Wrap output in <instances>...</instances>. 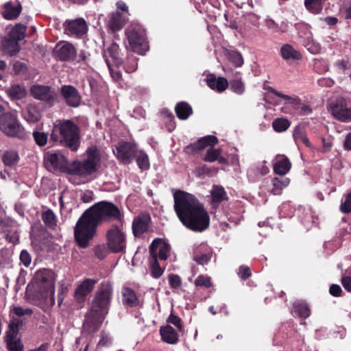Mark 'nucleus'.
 Instances as JSON below:
<instances>
[{"label": "nucleus", "instance_id": "f257e3e1", "mask_svg": "<svg viewBox=\"0 0 351 351\" xmlns=\"http://www.w3.org/2000/svg\"><path fill=\"white\" fill-rule=\"evenodd\" d=\"M122 215L113 203L101 201L87 209L78 219L75 228V239L78 245L86 248L97 233V226L101 222L120 221Z\"/></svg>", "mask_w": 351, "mask_h": 351}, {"label": "nucleus", "instance_id": "f03ea898", "mask_svg": "<svg viewBox=\"0 0 351 351\" xmlns=\"http://www.w3.org/2000/svg\"><path fill=\"white\" fill-rule=\"evenodd\" d=\"M173 191V208L182 224L195 232L207 229L210 224V217L203 204L193 194L181 190Z\"/></svg>", "mask_w": 351, "mask_h": 351}, {"label": "nucleus", "instance_id": "7ed1b4c3", "mask_svg": "<svg viewBox=\"0 0 351 351\" xmlns=\"http://www.w3.org/2000/svg\"><path fill=\"white\" fill-rule=\"evenodd\" d=\"M112 287L109 282H102L95 293L90 311L86 315L84 331L95 332L107 314L112 300Z\"/></svg>", "mask_w": 351, "mask_h": 351}, {"label": "nucleus", "instance_id": "20e7f679", "mask_svg": "<svg viewBox=\"0 0 351 351\" xmlns=\"http://www.w3.org/2000/svg\"><path fill=\"white\" fill-rule=\"evenodd\" d=\"M51 139L72 151H76L80 145V128L72 120H56L53 124Z\"/></svg>", "mask_w": 351, "mask_h": 351}, {"label": "nucleus", "instance_id": "39448f33", "mask_svg": "<svg viewBox=\"0 0 351 351\" xmlns=\"http://www.w3.org/2000/svg\"><path fill=\"white\" fill-rule=\"evenodd\" d=\"M87 157L84 160L73 162L69 169V174L86 177L95 173L100 164L99 151L96 147H90L86 150Z\"/></svg>", "mask_w": 351, "mask_h": 351}, {"label": "nucleus", "instance_id": "423d86ee", "mask_svg": "<svg viewBox=\"0 0 351 351\" xmlns=\"http://www.w3.org/2000/svg\"><path fill=\"white\" fill-rule=\"evenodd\" d=\"M34 283L40 297L45 300H50L55 303V274L49 269H43L37 271L34 278Z\"/></svg>", "mask_w": 351, "mask_h": 351}, {"label": "nucleus", "instance_id": "0eeeda50", "mask_svg": "<svg viewBox=\"0 0 351 351\" xmlns=\"http://www.w3.org/2000/svg\"><path fill=\"white\" fill-rule=\"evenodd\" d=\"M0 130L7 136L23 139L26 132L20 123L16 112H3L0 114Z\"/></svg>", "mask_w": 351, "mask_h": 351}, {"label": "nucleus", "instance_id": "6e6552de", "mask_svg": "<svg viewBox=\"0 0 351 351\" xmlns=\"http://www.w3.org/2000/svg\"><path fill=\"white\" fill-rule=\"evenodd\" d=\"M107 245L112 252H123L126 247V234L121 226L112 225L106 234Z\"/></svg>", "mask_w": 351, "mask_h": 351}, {"label": "nucleus", "instance_id": "1a4fd4ad", "mask_svg": "<svg viewBox=\"0 0 351 351\" xmlns=\"http://www.w3.org/2000/svg\"><path fill=\"white\" fill-rule=\"evenodd\" d=\"M125 34L132 51L144 54L148 48L144 31L139 27H130Z\"/></svg>", "mask_w": 351, "mask_h": 351}, {"label": "nucleus", "instance_id": "9d476101", "mask_svg": "<svg viewBox=\"0 0 351 351\" xmlns=\"http://www.w3.org/2000/svg\"><path fill=\"white\" fill-rule=\"evenodd\" d=\"M137 150L135 144L122 141L118 144L113 152L119 160L125 164H130L134 158Z\"/></svg>", "mask_w": 351, "mask_h": 351}, {"label": "nucleus", "instance_id": "9b49d317", "mask_svg": "<svg viewBox=\"0 0 351 351\" xmlns=\"http://www.w3.org/2000/svg\"><path fill=\"white\" fill-rule=\"evenodd\" d=\"M45 165L50 169H53L69 173L70 165L68 164L66 158L60 152L47 153Z\"/></svg>", "mask_w": 351, "mask_h": 351}, {"label": "nucleus", "instance_id": "f8f14e48", "mask_svg": "<svg viewBox=\"0 0 351 351\" xmlns=\"http://www.w3.org/2000/svg\"><path fill=\"white\" fill-rule=\"evenodd\" d=\"M30 94L34 99L50 104H53L56 99V93L49 86L32 85L30 88Z\"/></svg>", "mask_w": 351, "mask_h": 351}, {"label": "nucleus", "instance_id": "ddd939ff", "mask_svg": "<svg viewBox=\"0 0 351 351\" xmlns=\"http://www.w3.org/2000/svg\"><path fill=\"white\" fill-rule=\"evenodd\" d=\"M170 250V245L161 239H155L149 247L151 257L156 260L166 261L169 258Z\"/></svg>", "mask_w": 351, "mask_h": 351}, {"label": "nucleus", "instance_id": "4468645a", "mask_svg": "<svg viewBox=\"0 0 351 351\" xmlns=\"http://www.w3.org/2000/svg\"><path fill=\"white\" fill-rule=\"evenodd\" d=\"M65 32L71 36H81L86 33L87 25L85 20L82 18L75 20H67L64 24Z\"/></svg>", "mask_w": 351, "mask_h": 351}, {"label": "nucleus", "instance_id": "2eb2a0df", "mask_svg": "<svg viewBox=\"0 0 351 351\" xmlns=\"http://www.w3.org/2000/svg\"><path fill=\"white\" fill-rule=\"evenodd\" d=\"M54 53L60 60L68 61L75 58L76 49L71 43L62 40L56 44Z\"/></svg>", "mask_w": 351, "mask_h": 351}, {"label": "nucleus", "instance_id": "dca6fc26", "mask_svg": "<svg viewBox=\"0 0 351 351\" xmlns=\"http://www.w3.org/2000/svg\"><path fill=\"white\" fill-rule=\"evenodd\" d=\"M25 31V25L21 23L16 24L10 32L8 38L4 40L3 47H8L9 45L14 47H17V42L24 38Z\"/></svg>", "mask_w": 351, "mask_h": 351}, {"label": "nucleus", "instance_id": "f3484780", "mask_svg": "<svg viewBox=\"0 0 351 351\" xmlns=\"http://www.w3.org/2000/svg\"><path fill=\"white\" fill-rule=\"evenodd\" d=\"M61 93L66 104L71 107H77L81 101V97L77 90L69 85H64L61 88Z\"/></svg>", "mask_w": 351, "mask_h": 351}, {"label": "nucleus", "instance_id": "a211bd4d", "mask_svg": "<svg viewBox=\"0 0 351 351\" xmlns=\"http://www.w3.org/2000/svg\"><path fill=\"white\" fill-rule=\"evenodd\" d=\"M128 21V17L119 11L111 13L108 16V27L113 32L119 31Z\"/></svg>", "mask_w": 351, "mask_h": 351}, {"label": "nucleus", "instance_id": "6ab92c4d", "mask_svg": "<svg viewBox=\"0 0 351 351\" xmlns=\"http://www.w3.org/2000/svg\"><path fill=\"white\" fill-rule=\"evenodd\" d=\"M332 113L338 120L343 122L351 121V108H346L343 101H337L331 106Z\"/></svg>", "mask_w": 351, "mask_h": 351}, {"label": "nucleus", "instance_id": "aec40b11", "mask_svg": "<svg viewBox=\"0 0 351 351\" xmlns=\"http://www.w3.org/2000/svg\"><path fill=\"white\" fill-rule=\"evenodd\" d=\"M97 280L86 278L77 287L75 291V297L78 301H83L97 284Z\"/></svg>", "mask_w": 351, "mask_h": 351}, {"label": "nucleus", "instance_id": "412c9836", "mask_svg": "<svg viewBox=\"0 0 351 351\" xmlns=\"http://www.w3.org/2000/svg\"><path fill=\"white\" fill-rule=\"evenodd\" d=\"M150 223V217L147 215H141L134 218L132 223V230L135 237H140L148 231Z\"/></svg>", "mask_w": 351, "mask_h": 351}, {"label": "nucleus", "instance_id": "4be33fe9", "mask_svg": "<svg viewBox=\"0 0 351 351\" xmlns=\"http://www.w3.org/2000/svg\"><path fill=\"white\" fill-rule=\"evenodd\" d=\"M216 136L208 135L199 138L197 142L186 147V152L189 154L198 152L208 145H213L217 143Z\"/></svg>", "mask_w": 351, "mask_h": 351}, {"label": "nucleus", "instance_id": "5701e85b", "mask_svg": "<svg viewBox=\"0 0 351 351\" xmlns=\"http://www.w3.org/2000/svg\"><path fill=\"white\" fill-rule=\"evenodd\" d=\"M161 339L168 344H176L179 340L177 331L171 326L167 325L160 328Z\"/></svg>", "mask_w": 351, "mask_h": 351}, {"label": "nucleus", "instance_id": "b1692460", "mask_svg": "<svg viewBox=\"0 0 351 351\" xmlns=\"http://www.w3.org/2000/svg\"><path fill=\"white\" fill-rule=\"evenodd\" d=\"M269 172V168L266 165V162H259L252 165L247 170V176L252 180H254L259 176L266 175Z\"/></svg>", "mask_w": 351, "mask_h": 351}, {"label": "nucleus", "instance_id": "393cba45", "mask_svg": "<svg viewBox=\"0 0 351 351\" xmlns=\"http://www.w3.org/2000/svg\"><path fill=\"white\" fill-rule=\"evenodd\" d=\"M207 85L213 90L218 92L224 91L228 87V81L226 78L219 77L216 78L214 75H210L206 78Z\"/></svg>", "mask_w": 351, "mask_h": 351}, {"label": "nucleus", "instance_id": "a878e982", "mask_svg": "<svg viewBox=\"0 0 351 351\" xmlns=\"http://www.w3.org/2000/svg\"><path fill=\"white\" fill-rule=\"evenodd\" d=\"M280 54L282 58L287 60H299L302 58V54L292 45L285 44L281 47Z\"/></svg>", "mask_w": 351, "mask_h": 351}, {"label": "nucleus", "instance_id": "bb28decb", "mask_svg": "<svg viewBox=\"0 0 351 351\" xmlns=\"http://www.w3.org/2000/svg\"><path fill=\"white\" fill-rule=\"evenodd\" d=\"M19 159V153L14 149L6 150L2 155V161L6 167H14L17 165Z\"/></svg>", "mask_w": 351, "mask_h": 351}, {"label": "nucleus", "instance_id": "cd10ccee", "mask_svg": "<svg viewBox=\"0 0 351 351\" xmlns=\"http://www.w3.org/2000/svg\"><path fill=\"white\" fill-rule=\"evenodd\" d=\"M119 47L117 43H112L104 52L105 60L110 56L115 64L116 66L119 67L122 64V60L119 57Z\"/></svg>", "mask_w": 351, "mask_h": 351}, {"label": "nucleus", "instance_id": "c85d7f7f", "mask_svg": "<svg viewBox=\"0 0 351 351\" xmlns=\"http://www.w3.org/2000/svg\"><path fill=\"white\" fill-rule=\"evenodd\" d=\"M23 117L27 122L34 123L40 120L41 112L35 105L30 104L23 112Z\"/></svg>", "mask_w": 351, "mask_h": 351}, {"label": "nucleus", "instance_id": "c756f323", "mask_svg": "<svg viewBox=\"0 0 351 351\" xmlns=\"http://www.w3.org/2000/svg\"><path fill=\"white\" fill-rule=\"evenodd\" d=\"M175 111L178 119L181 120L187 119L193 113L191 106L186 102L181 101L177 104Z\"/></svg>", "mask_w": 351, "mask_h": 351}, {"label": "nucleus", "instance_id": "7c9ffc66", "mask_svg": "<svg viewBox=\"0 0 351 351\" xmlns=\"http://www.w3.org/2000/svg\"><path fill=\"white\" fill-rule=\"evenodd\" d=\"M8 97L12 99H21L26 95V90L23 86L14 84L6 90Z\"/></svg>", "mask_w": 351, "mask_h": 351}, {"label": "nucleus", "instance_id": "2f4dec72", "mask_svg": "<svg viewBox=\"0 0 351 351\" xmlns=\"http://www.w3.org/2000/svg\"><path fill=\"white\" fill-rule=\"evenodd\" d=\"M123 302L131 307L138 304V300L136 293L132 289L125 287L122 291Z\"/></svg>", "mask_w": 351, "mask_h": 351}, {"label": "nucleus", "instance_id": "473e14b6", "mask_svg": "<svg viewBox=\"0 0 351 351\" xmlns=\"http://www.w3.org/2000/svg\"><path fill=\"white\" fill-rule=\"evenodd\" d=\"M289 179L285 177L274 178L272 180L273 188L271 193L274 195H280L283 189L287 187L289 184Z\"/></svg>", "mask_w": 351, "mask_h": 351}, {"label": "nucleus", "instance_id": "72a5a7b5", "mask_svg": "<svg viewBox=\"0 0 351 351\" xmlns=\"http://www.w3.org/2000/svg\"><path fill=\"white\" fill-rule=\"evenodd\" d=\"M21 12V6L20 5L14 6L12 3L5 4V10L3 16L5 19L12 20L16 19Z\"/></svg>", "mask_w": 351, "mask_h": 351}, {"label": "nucleus", "instance_id": "f704fd0d", "mask_svg": "<svg viewBox=\"0 0 351 351\" xmlns=\"http://www.w3.org/2000/svg\"><path fill=\"white\" fill-rule=\"evenodd\" d=\"M21 325V322L20 320H14L9 324L6 335V342L19 340L17 335Z\"/></svg>", "mask_w": 351, "mask_h": 351}, {"label": "nucleus", "instance_id": "c9c22d12", "mask_svg": "<svg viewBox=\"0 0 351 351\" xmlns=\"http://www.w3.org/2000/svg\"><path fill=\"white\" fill-rule=\"evenodd\" d=\"M291 166L290 161L285 158L276 162L274 171L276 174L284 176L289 171Z\"/></svg>", "mask_w": 351, "mask_h": 351}, {"label": "nucleus", "instance_id": "e433bc0d", "mask_svg": "<svg viewBox=\"0 0 351 351\" xmlns=\"http://www.w3.org/2000/svg\"><path fill=\"white\" fill-rule=\"evenodd\" d=\"M293 312L295 315L304 318L310 315V309L308 305L303 302H295L293 304Z\"/></svg>", "mask_w": 351, "mask_h": 351}, {"label": "nucleus", "instance_id": "4c0bfd02", "mask_svg": "<svg viewBox=\"0 0 351 351\" xmlns=\"http://www.w3.org/2000/svg\"><path fill=\"white\" fill-rule=\"evenodd\" d=\"M134 158H136L137 165L141 170H147L149 168V158L144 152L138 149Z\"/></svg>", "mask_w": 351, "mask_h": 351}, {"label": "nucleus", "instance_id": "58836bf2", "mask_svg": "<svg viewBox=\"0 0 351 351\" xmlns=\"http://www.w3.org/2000/svg\"><path fill=\"white\" fill-rule=\"evenodd\" d=\"M212 202L216 206L226 198V193L221 186H213L212 191Z\"/></svg>", "mask_w": 351, "mask_h": 351}, {"label": "nucleus", "instance_id": "ea45409f", "mask_svg": "<svg viewBox=\"0 0 351 351\" xmlns=\"http://www.w3.org/2000/svg\"><path fill=\"white\" fill-rule=\"evenodd\" d=\"M304 5L306 8L313 14H319L322 10V0H305Z\"/></svg>", "mask_w": 351, "mask_h": 351}, {"label": "nucleus", "instance_id": "a19ab883", "mask_svg": "<svg viewBox=\"0 0 351 351\" xmlns=\"http://www.w3.org/2000/svg\"><path fill=\"white\" fill-rule=\"evenodd\" d=\"M263 88H264L265 90H268L269 93H271L274 94V95L278 97L279 98H281L283 100H285L286 104H295L297 103V99L296 98L290 97V96H289L287 95H285V94H283V93H282L280 92H278L276 90H275L274 88H273L272 87L269 86H267V85L264 84V87Z\"/></svg>", "mask_w": 351, "mask_h": 351}, {"label": "nucleus", "instance_id": "79ce46f5", "mask_svg": "<svg viewBox=\"0 0 351 351\" xmlns=\"http://www.w3.org/2000/svg\"><path fill=\"white\" fill-rule=\"evenodd\" d=\"M290 126V122L285 118H277L272 123L274 130L277 132H282Z\"/></svg>", "mask_w": 351, "mask_h": 351}, {"label": "nucleus", "instance_id": "37998d69", "mask_svg": "<svg viewBox=\"0 0 351 351\" xmlns=\"http://www.w3.org/2000/svg\"><path fill=\"white\" fill-rule=\"evenodd\" d=\"M42 219L45 225L49 228H53L56 226V215L50 209L43 213Z\"/></svg>", "mask_w": 351, "mask_h": 351}, {"label": "nucleus", "instance_id": "c03bdc74", "mask_svg": "<svg viewBox=\"0 0 351 351\" xmlns=\"http://www.w3.org/2000/svg\"><path fill=\"white\" fill-rule=\"evenodd\" d=\"M231 89L237 94L241 95L243 93L245 88L243 82H241V77L240 73L236 74L235 80L230 81Z\"/></svg>", "mask_w": 351, "mask_h": 351}, {"label": "nucleus", "instance_id": "a18cd8bd", "mask_svg": "<svg viewBox=\"0 0 351 351\" xmlns=\"http://www.w3.org/2000/svg\"><path fill=\"white\" fill-rule=\"evenodd\" d=\"M3 235L6 240L13 244H16L19 241V235L17 231L14 228H5L3 230Z\"/></svg>", "mask_w": 351, "mask_h": 351}, {"label": "nucleus", "instance_id": "49530a36", "mask_svg": "<svg viewBox=\"0 0 351 351\" xmlns=\"http://www.w3.org/2000/svg\"><path fill=\"white\" fill-rule=\"evenodd\" d=\"M150 263L152 276L154 278H160L164 273V269L160 266L158 260L154 258L151 257Z\"/></svg>", "mask_w": 351, "mask_h": 351}, {"label": "nucleus", "instance_id": "de8ad7c7", "mask_svg": "<svg viewBox=\"0 0 351 351\" xmlns=\"http://www.w3.org/2000/svg\"><path fill=\"white\" fill-rule=\"evenodd\" d=\"M32 136L38 146L42 147L47 144L48 140V134L47 133L34 130L32 133Z\"/></svg>", "mask_w": 351, "mask_h": 351}, {"label": "nucleus", "instance_id": "09e8293b", "mask_svg": "<svg viewBox=\"0 0 351 351\" xmlns=\"http://www.w3.org/2000/svg\"><path fill=\"white\" fill-rule=\"evenodd\" d=\"M138 67L137 59L135 56L131 55L127 58L124 64V69L127 73H132L136 71Z\"/></svg>", "mask_w": 351, "mask_h": 351}, {"label": "nucleus", "instance_id": "8fccbe9b", "mask_svg": "<svg viewBox=\"0 0 351 351\" xmlns=\"http://www.w3.org/2000/svg\"><path fill=\"white\" fill-rule=\"evenodd\" d=\"M339 209L343 213H351V192L341 199Z\"/></svg>", "mask_w": 351, "mask_h": 351}, {"label": "nucleus", "instance_id": "3c124183", "mask_svg": "<svg viewBox=\"0 0 351 351\" xmlns=\"http://www.w3.org/2000/svg\"><path fill=\"white\" fill-rule=\"evenodd\" d=\"M221 154L220 149H215L210 147L208 149L206 155L204 157V160L213 162L217 160L218 156Z\"/></svg>", "mask_w": 351, "mask_h": 351}, {"label": "nucleus", "instance_id": "603ef678", "mask_svg": "<svg viewBox=\"0 0 351 351\" xmlns=\"http://www.w3.org/2000/svg\"><path fill=\"white\" fill-rule=\"evenodd\" d=\"M293 138L296 143L301 142L304 143L306 147H311V143L308 138L299 128L295 129L293 132Z\"/></svg>", "mask_w": 351, "mask_h": 351}, {"label": "nucleus", "instance_id": "864d4df0", "mask_svg": "<svg viewBox=\"0 0 351 351\" xmlns=\"http://www.w3.org/2000/svg\"><path fill=\"white\" fill-rule=\"evenodd\" d=\"M228 59L236 66H241L243 64V59L241 54L236 51H231L228 53Z\"/></svg>", "mask_w": 351, "mask_h": 351}, {"label": "nucleus", "instance_id": "5fc2aeb1", "mask_svg": "<svg viewBox=\"0 0 351 351\" xmlns=\"http://www.w3.org/2000/svg\"><path fill=\"white\" fill-rule=\"evenodd\" d=\"M195 285L197 287H205L209 288L212 286L210 278L207 276L199 275L195 280Z\"/></svg>", "mask_w": 351, "mask_h": 351}, {"label": "nucleus", "instance_id": "6e6d98bb", "mask_svg": "<svg viewBox=\"0 0 351 351\" xmlns=\"http://www.w3.org/2000/svg\"><path fill=\"white\" fill-rule=\"evenodd\" d=\"M169 283L170 287L173 289L180 288L182 285V280L179 276L176 274H170L168 277Z\"/></svg>", "mask_w": 351, "mask_h": 351}, {"label": "nucleus", "instance_id": "4d7b16f0", "mask_svg": "<svg viewBox=\"0 0 351 351\" xmlns=\"http://www.w3.org/2000/svg\"><path fill=\"white\" fill-rule=\"evenodd\" d=\"M108 247L105 245H97L95 247V254L100 260L106 258L108 254Z\"/></svg>", "mask_w": 351, "mask_h": 351}, {"label": "nucleus", "instance_id": "13d9d810", "mask_svg": "<svg viewBox=\"0 0 351 351\" xmlns=\"http://www.w3.org/2000/svg\"><path fill=\"white\" fill-rule=\"evenodd\" d=\"M7 343L8 349L10 351H23V346L20 339L8 341Z\"/></svg>", "mask_w": 351, "mask_h": 351}, {"label": "nucleus", "instance_id": "bf43d9fd", "mask_svg": "<svg viewBox=\"0 0 351 351\" xmlns=\"http://www.w3.org/2000/svg\"><path fill=\"white\" fill-rule=\"evenodd\" d=\"M21 263L26 267H28L32 263V257L25 250L21 251L20 254Z\"/></svg>", "mask_w": 351, "mask_h": 351}, {"label": "nucleus", "instance_id": "052dcab7", "mask_svg": "<svg viewBox=\"0 0 351 351\" xmlns=\"http://www.w3.org/2000/svg\"><path fill=\"white\" fill-rule=\"evenodd\" d=\"M167 322L177 327L178 330H182L181 319L177 315L171 313L168 317Z\"/></svg>", "mask_w": 351, "mask_h": 351}, {"label": "nucleus", "instance_id": "680f3d73", "mask_svg": "<svg viewBox=\"0 0 351 351\" xmlns=\"http://www.w3.org/2000/svg\"><path fill=\"white\" fill-rule=\"evenodd\" d=\"M13 313L19 317L25 315H32V311L30 308H23L21 306H14L12 309Z\"/></svg>", "mask_w": 351, "mask_h": 351}, {"label": "nucleus", "instance_id": "e2e57ef3", "mask_svg": "<svg viewBox=\"0 0 351 351\" xmlns=\"http://www.w3.org/2000/svg\"><path fill=\"white\" fill-rule=\"evenodd\" d=\"M251 271L248 267L242 265L239 267V276L242 280H247L251 276Z\"/></svg>", "mask_w": 351, "mask_h": 351}, {"label": "nucleus", "instance_id": "0e129e2a", "mask_svg": "<svg viewBox=\"0 0 351 351\" xmlns=\"http://www.w3.org/2000/svg\"><path fill=\"white\" fill-rule=\"evenodd\" d=\"M211 258V256L208 254H204L202 255H195L193 256L194 261L201 265L206 264L208 261H210Z\"/></svg>", "mask_w": 351, "mask_h": 351}, {"label": "nucleus", "instance_id": "69168bd1", "mask_svg": "<svg viewBox=\"0 0 351 351\" xmlns=\"http://www.w3.org/2000/svg\"><path fill=\"white\" fill-rule=\"evenodd\" d=\"M265 25L269 29L278 34V23H276L272 19L267 17L265 19Z\"/></svg>", "mask_w": 351, "mask_h": 351}, {"label": "nucleus", "instance_id": "338daca9", "mask_svg": "<svg viewBox=\"0 0 351 351\" xmlns=\"http://www.w3.org/2000/svg\"><path fill=\"white\" fill-rule=\"evenodd\" d=\"M106 62L110 70L112 77L116 81L119 80L121 77V73L119 71H115L112 69L109 59H106Z\"/></svg>", "mask_w": 351, "mask_h": 351}, {"label": "nucleus", "instance_id": "774afa93", "mask_svg": "<svg viewBox=\"0 0 351 351\" xmlns=\"http://www.w3.org/2000/svg\"><path fill=\"white\" fill-rule=\"evenodd\" d=\"M111 339L105 334L102 333L101 339L97 343V347L108 346L111 344Z\"/></svg>", "mask_w": 351, "mask_h": 351}]
</instances>
